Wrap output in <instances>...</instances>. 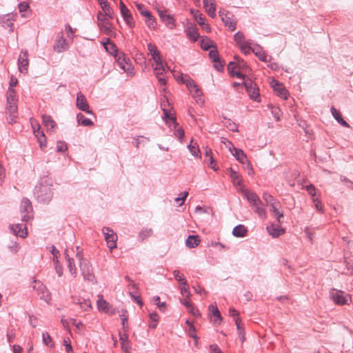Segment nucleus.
<instances>
[{
	"label": "nucleus",
	"mask_w": 353,
	"mask_h": 353,
	"mask_svg": "<svg viewBox=\"0 0 353 353\" xmlns=\"http://www.w3.org/2000/svg\"><path fill=\"white\" fill-rule=\"evenodd\" d=\"M10 229L16 236H19L21 238H26L27 236V228L21 224L10 225Z\"/></svg>",
	"instance_id": "obj_22"
},
{
	"label": "nucleus",
	"mask_w": 353,
	"mask_h": 353,
	"mask_svg": "<svg viewBox=\"0 0 353 353\" xmlns=\"http://www.w3.org/2000/svg\"><path fill=\"white\" fill-rule=\"evenodd\" d=\"M54 49L57 52H61L67 49L66 41L63 37L59 38L54 46Z\"/></svg>",
	"instance_id": "obj_33"
},
{
	"label": "nucleus",
	"mask_w": 353,
	"mask_h": 353,
	"mask_svg": "<svg viewBox=\"0 0 353 353\" xmlns=\"http://www.w3.org/2000/svg\"><path fill=\"white\" fill-rule=\"evenodd\" d=\"M56 148L58 152H63L68 150V145L65 142L59 141L57 143Z\"/></svg>",
	"instance_id": "obj_58"
},
{
	"label": "nucleus",
	"mask_w": 353,
	"mask_h": 353,
	"mask_svg": "<svg viewBox=\"0 0 353 353\" xmlns=\"http://www.w3.org/2000/svg\"><path fill=\"white\" fill-rule=\"evenodd\" d=\"M54 265H55V270L59 276H61L63 275V268L62 266L60 265V263L57 259H53Z\"/></svg>",
	"instance_id": "obj_64"
},
{
	"label": "nucleus",
	"mask_w": 353,
	"mask_h": 353,
	"mask_svg": "<svg viewBox=\"0 0 353 353\" xmlns=\"http://www.w3.org/2000/svg\"><path fill=\"white\" fill-rule=\"evenodd\" d=\"M200 241L201 240L198 235H190L185 241V245L188 248H194L199 244Z\"/></svg>",
	"instance_id": "obj_32"
},
{
	"label": "nucleus",
	"mask_w": 353,
	"mask_h": 353,
	"mask_svg": "<svg viewBox=\"0 0 353 353\" xmlns=\"http://www.w3.org/2000/svg\"><path fill=\"white\" fill-rule=\"evenodd\" d=\"M103 45L105 50L114 57H115L116 54H119L120 52L118 51L117 46L112 42L109 38H106L103 41Z\"/></svg>",
	"instance_id": "obj_24"
},
{
	"label": "nucleus",
	"mask_w": 353,
	"mask_h": 353,
	"mask_svg": "<svg viewBox=\"0 0 353 353\" xmlns=\"http://www.w3.org/2000/svg\"><path fill=\"white\" fill-rule=\"evenodd\" d=\"M108 247L110 250L117 248V235L110 228H103L102 230Z\"/></svg>",
	"instance_id": "obj_9"
},
{
	"label": "nucleus",
	"mask_w": 353,
	"mask_h": 353,
	"mask_svg": "<svg viewBox=\"0 0 353 353\" xmlns=\"http://www.w3.org/2000/svg\"><path fill=\"white\" fill-rule=\"evenodd\" d=\"M247 232V228L241 224L235 226L232 230V234L236 237H244Z\"/></svg>",
	"instance_id": "obj_31"
},
{
	"label": "nucleus",
	"mask_w": 353,
	"mask_h": 353,
	"mask_svg": "<svg viewBox=\"0 0 353 353\" xmlns=\"http://www.w3.org/2000/svg\"><path fill=\"white\" fill-rule=\"evenodd\" d=\"M187 35L190 39H191L193 42H195L199 37V34L198 32L197 29L194 27H190L186 31Z\"/></svg>",
	"instance_id": "obj_43"
},
{
	"label": "nucleus",
	"mask_w": 353,
	"mask_h": 353,
	"mask_svg": "<svg viewBox=\"0 0 353 353\" xmlns=\"http://www.w3.org/2000/svg\"><path fill=\"white\" fill-rule=\"evenodd\" d=\"M6 109L10 114L9 123H12L17 117V98L16 91L14 88H8L6 94Z\"/></svg>",
	"instance_id": "obj_2"
},
{
	"label": "nucleus",
	"mask_w": 353,
	"mask_h": 353,
	"mask_svg": "<svg viewBox=\"0 0 353 353\" xmlns=\"http://www.w3.org/2000/svg\"><path fill=\"white\" fill-rule=\"evenodd\" d=\"M76 106L78 109L89 114H94L92 110L90 109V105L85 99V97L81 92L77 94Z\"/></svg>",
	"instance_id": "obj_10"
},
{
	"label": "nucleus",
	"mask_w": 353,
	"mask_h": 353,
	"mask_svg": "<svg viewBox=\"0 0 353 353\" xmlns=\"http://www.w3.org/2000/svg\"><path fill=\"white\" fill-rule=\"evenodd\" d=\"M42 339L43 343L50 347H52L54 346V343L52 342V339L50 334L48 332H43L42 334Z\"/></svg>",
	"instance_id": "obj_50"
},
{
	"label": "nucleus",
	"mask_w": 353,
	"mask_h": 353,
	"mask_svg": "<svg viewBox=\"0 0 353 353\" xmlns=\"http://www.w3.org/2000/svg\"><path fill=\"white\" fill-rule=\"evenodd\" d=\"M234 321H235V324L236 325V328L239 331V334L241 336V341H243L244 339V331L242 329V327H241V321L239 317H236Z\"/></svg>",
	"instance_id": "obj_57"
},
{
	"label": "nucleus",
	"mask_w": 353,
	"mask_h": 353,
	"mask_svg": "<svg viewBox=\"0 0 353 353\" xmlns=\"http://www.w3.org/2000/svg\"><path fill=\"white\" fill-rule=\"evenodd\" d=\"M159 16L162 21L165 23V25L170 29L173 30L176 27V24L174 22V19L173 17L169 14H167L165 10H161L159 9L157 10Z\"/></svg>",
	"instance_id": "obj_15"
},
{
	"label": "nucleus",
	"mask_w": 353,
	"mask_h": 353,
	"mask_svg": "<svg viewBox=\"0 0 353 353\" xmlns=\"http://www.w3.org/2000/svg\"><path fill=\"white\" fill-rule=\"evenodd\" d=\"M190 12L193 15L195 21L197 22V23L199 26L205 25V18L203 16V14L198 10L192 9Z\"/></svg>",
	"instance_id": "obj_41"
},
{
	"label": "nucleus",
	"mask_w": 353,
	"mask_h": 353,
	"mask_svg": "<svg viewBox=\"0 0 353 353\" xmlns=\"http://www.w3.org/2000/svg\"><path fill=\"white\" fill-rule=\"evenodd\" d=\"M20 213L21 215V220L23 221H28L33 217V208L31 201L27 199L23 198L21 200L20 205Z\"/></svg>",
	"instance_id": "obj_5"
},
{
	"label": "nucleus",
	"mask_w": 353,
	"mask_h": 353,
	"mask_svg": "<svg viewBox=\"0 0 353 353\" xmlns=\"http://www.w3.org/2000/svg\"><path fill=\"white\" fill-rule=\"evenodd\" d=\"M163 119H164L165 123H168V119H170L172 121L174 127L176 128L179 125V124L176 122V117L174 116H173V114L171 112H170L165 108H163Z\"/></svg>",
	"instance_id": "obj_38"
},
{
	"label": "nucleus",
	"mask_w": 353,
	"mask_h": 353,
	"mask_svg": "<svg viewBox=\"0 0 353 353\" xmlns=\"http://www.w3.org/2000/svg\"><path fill=\"white\" fill-rule=\"evenodd\" d=\"M188 149L193 156L201 158L199 148L196 143H193V140L191 141L188 145Z\"/></svg>",
	"instance_id": "obj_45"
},
{
	"label": "nucleus",
	"mask_w": 353,
	"mask_h": 353,
	"mask_svg": "<svg viewBox=\"0 0 353 353\" xmlns=\"http://www.w3.org/2000/svg\"><path fill=\"white\" fill-rule=\"evenodd\" d=\"M79 266L84 280L94 283L96 278L92 266L87 262H80Z\"/></svg>",
	"instance_id": "obj_8"
},
{
	"label": "nucleus",
	"mask_w": 353,
	"mask_h": 353,
	"mask_svg": "<svg viewBox=\"0 0 353 353\" xmlns=\"http://www.w3.org/2000/svg\"><path fill=\"white\" fill-rule=\"evenodd\" d=\"M243 85L250 97L256 100L259 97V89L256 88V83L251 80H245Z\"/></svg>",
	"instance_id": "obj_17"
},
{
	"label": "nucleus",
	"mask_w": 353,
	"mask_h": 353,
	"mask_svg": "<svg viewBox=\"0 0 353 353\" xmlns=\"http://www.w3.org/2000/svg\"><path fill=\"white\" fill-rule=\"evenodd\" d=\"M97 19L99 21V27L104 32L105 34L110 35L111 30V24L108 18L104 16L101 12H99L97 14Z\"/></svg>",
	"instance_id": "obj_13"
},
{
	"label": "nucleus",
	"mask_w": 353,
	"mask_h": 353,
	"mask_svg": "<svg viewBox=\"0 0 353 353\" xmlns=\"http://www.w3.org/2000/svg\"><path fill=\"white\" fill-rule=\"evenodd\" d=\"M32 288L35 290L41 300L47 303L51 301V294L47 288L40 281L34 279L32 282Z\"/></svg>",
	"instance_id": "obj_4"
},
{
	"label": "nucleus",
	"mask_w": 353,
	"mask_h": 353,
	"mask_svg": "<svg viewBox=\"0 0 353 353\" xmlns=\"http://www.w3.org/2000/svg\"><path fill=\"white\" fill-rule=\"evenodd\" d=\"M331 112L334 118L340 123L342 126L349 128L350 125L346 122L342 117L341 112L337 110L334 106L331 108Z\"/></svg>",
	"instance_id": "obj_28"
},
{
	"label": "nucleus",
	"mask_w": 353,
	"mask_h": 353,
	"mask_svg": "<svg viewBox=\"0 0 353 353\" xmlns=\"http://www.w3.org/2000/svg\"><path fill=\"white\" fill-rule=\"evenodd\" d=\"M263 199L265 200L267 204H270V206H272V204H274V198L268 192H263Z\"/></svg>",
	"instance_id": "obj_56"
},
{
	"label": "nucleus",
	"mask_w": 353,
	"mask_h": 353,
	"mask_svg": "<svg viewBox=\"0 0 353 353\" xmlns=\"http://www.w3.org/2000/svg\"><path fill=\"white\" fill-rule=\"evenodd\" d=\"M145 17V23L150 29H155L157 26V21L155 18L152 15L151 12H150V17Z\"/></svg>",
	"instance_id": "obj_48"
},
{
	"label": "nucleus",
	"mask_w": 353,
	"mask_h": 353,
	"mask_svg": "<svg viewBox=\"0 0 353 353\" xmlns=\"http://www.w3.org/2000/svg\"><path fill=\"white\" fill-rule=\"evenodd\" d=\"M98 298L97 305L100 312L109 314L115 313V310L113 308L112 305L104 300L102 295H98Z\"/></svg>",
	"instance_id": "obj_12"
},
{
	"label": "nucleus",
	"mask_w": 353,
	"mask_h": 353,
	"mask_svg": "<svg viewBox=\"0 0 353 353\" xmlns=\"http://www.w3.org/2000/svg\"><path fill=\"white\" fill-rule=\"evenodd\" d=\"M136 7L140 14L143 17H150V11L147 10L143 4L136 3Z\"/></svg>",
	"instance_id": "obj_53"
},
{
	"label": "nucleus",
	"mask_w": 353,
	"mask_h": 353,
	"mask_svg": "<svg viewBox=\"0 0 353 353\" xmlns=\"http://www.w3.org/2000/svg\"><path fill=\"white\" fill-rule=\"evenodd\" d=\"M209 311L212 314V315L214 317H216V319H214V323H218L219 324H220L222 318L218 307L216 305H210L209 306Z\"/></svg>",
	"instance_id": "obj_42"
},
{
	"label": "nucleus",
	"mask_w": 353,
	"mask_h": 353,
	"mask_svg": "<svg viewBox=\"0 0 353 353\" xmlns=\"http://www.w3.org/2000/svg\"><path fill=\"white\" fill-rule=\"evenodd\" d=\"M77 120L79 125H83V126H92L94 125V123L90 119L81 114L79 113L77 115Z\"/></svg>",
	"instance_id": "obj_35"
},
{
	"label": "nucleus",
	"mask_w": 353,
	"mask_h": 353,
	"mask_svg": "<svg viewBox=\"0 0 353 353\" xmlns=\"http://www.w3.org/2000/svg\"><path fill=\"white\" fill-rule=\"evenodd\" d=\"M42 121L43 125L48 129V130L52 131L57 126L56 122L52 119V118L50 115H47L45 114H43Z\"/></svg>",
	"instance_id": "obj_27"
},
{
	"label": "nucleus",
	"mask_w": 353,
	"mask_h": 353,
	"mask_svg": "<svg viewBox=\"0 0 353 353\" xmlns=\"http://www.w3.org/2000/svg\"><path fill=\"white\" fill-rule=\"evenodd\" d=\"M272 86L273 88L274 91L276 92L279 97L285 100L288 99L289 92L282 83L277 81H274Z\"/></svg>",
	"instance_id": "obj_20"
},
{
	"label": "nucleus",
	"mask_w": 353,
	"mask_h": 353,
	"mask_svg": "<svg viewBox=\"0 0 353 353\" xmlns=\"http://www.w3.org/2000/svg\"><path fill=\"white\" fill-rule=\"evenodd\" d=\"M123 19L129 27L132 28L135 26V22L131 13L125 17H123Z\"/></svg>",
	"instance_id": "obj_59"
},
{
	"label": "nucleus",
	"mask_w": 353,
	"mask_h": 353,
	"mask_svg": "<svg viewBox=\"0 0 353 353\" xmlns=\"http://www.w3.org/2000/svg\"><path fill=\"white\" fill-rule=\"evenodd\" d=\"M115 60L118 65L123 69L125 72L130 75L134 74L133 68L131 64L129 63L130 59L126 57L123 52H120L119 54H115Z\"/></svg>",
	"instance_id": "obj_7"
},
{
	"label": "nucleus",
	"mask_w": 353,
	"mask_h": 353,
	"mask_svg": "<svg viewBox=\"0 0 353 353\" xmlns=\"http://www.w3.org/2000/svg\"><path fill=\"white\" fill-rule=\"evenodd\" d=\"M75 303L79 305L81 308L84 311H88L92 308L91 301L89 299H83L81 297L77 298Z\"/></svg>",
	"instance_id": "obj_30"
},
{
	"label": "nucleus",
	"mask_w": 353,
	"mask_h": 353,
	"mask_svg": "<svg viewBox=\"0 0 353 353\" xmlns=\"http://www.w3.org/2000/svg\"><path fill=\"white\" fill-rule=\"evenodd\" d=\"M254 208V212L256 213L259 217L265 218L266 216L265 210L263 208V202L260 200L259 203H256L254 205H252Z\"/></svg>",
	"instance_id": "obj_40"
},
{
	"label": "nucleus",
	"mask_w": 353,
	"mask_h": 353,
	"mask_svg": "<svg viewBox=\"0 0 353 353\" xmlns=\"http://www.w3.org/2000/svg\"><path fill=\"white\" fill-rule=\"evenodd\" d=\"M239 47L240 50H241V52L245 54H250V52L252 51V50H253L251 48V46L249 45V43L247 42H244V43L239 45Z\"/></svg>",
	"instance_id": "obj_54"
},
{
	"label": "nucleus",
	"mask_w": 353,
	"mask_h": 353,
	"mask_svg": "<svg viewBox=\"0 0 353 353\" xmlns=\"http://www.w3.org/2000/svg\"><path fill=\"white\" fill-rule=\"evenodd\" d=\"M165 72V68L161 63H155L154 66V72L161 85H165L167 83V80L164 77Z\"/></svg>",
	"instance_id": "obj_18"
},
{
	"label": "nucleus",
	"mask_w": 353,
	"mask_h": 353,
	"mask_svg": "<svg viewBox=\"0 0 353 353\" xmlns=\"http://www.w3.org/2000/svg\"><path fill=\"white\" fill-rule=\"evenodd\" d=\"M239 191L247 199L251 205H254L256 203H258V204L259 203L261 199L256 193L243 188H241Z\"/></svg>",
	"instance_id": "obj_19"
},
{
	"label": "nucleus",
	"mask_w": 353,
	"mask_h": 353,
	"mask_svg": "<svg viewBox=\"0 0 353 353\" xmlns=\"http://www.w3.org/2000/svg\"><path fill=\"white\" fill-rule=\"evenodd\" d=\"M330 297L337 305H349L352 301L350 294L343 291L332 288L330 291Z\"/></svg>",
	"instance_id": "obj_3"
},
{
	"label": "nucleus",
	"mask_w": 353,
	"mask_h": 353,
	"mask_svg": "<svg viewBox=\"0 0 353 353\" xmlns=\"http://www.w3.org/2000/svg\"><path fill=\"white\" fill-rule=\"evenodd\" d=\"M269 234L273 237H278L285 232V230L280 227L275 228L274 225L267 227Z\"/></svg>",
	"instance_id": "obj_39"
},
{
	"label": "nucleus",
	"mask_w": 353,
	"mask_h": 353,
	"mask_svg": "<svg viewBox=\"0 0 353 353\" xmlns=\"http://www.w3.org/2000/svg\"><path fill=\"white\" fill-rule=\"evenodd\" d=\"M52 181L48 177L43 179V182L34 188V195L39 203H48L52 198Z\"/></svg>",
	"instance_id": "obj_1"
},
{
	"label": "nucleus",
	"mask_w": 353,
	"mask_h": 353,
	"mask_svg": "<svg viewBox=\"0 0 353 353\" xmlns=\"http://www.w3.org/2000/svg\"><path fill=\"white\" fill-rule=\"evenodd\" d=\"M233 150L230 148V150L232 154V155L236 158L237 161H239L243 165H246V168L249 170L248 174H252L254 171L248 159L247 156L244 153V152L239 148H236L234 147L232 148Z\"/></svg>",
	"instance_id": "obj_6"
},
{
	"label": "nucleus",
	"mask_w": 353,
	"mask_h": 353,
	"mask_svg": "<svg viewBox=\"0 0 353 353\" xmlns=\"http://www.w3.org/2000/svg\"><path fill=\"white\" fill-rule=\"evenodd\" d=\"M127 332H128V330H123V332H120L119 334V341H120L121 345V349L125 352H128L131 349L130 341L128 340V336L127 334Z\"/></svg>",
	"instance_id": "obj_23"
},
{
	"label": "nucleus",
	"mask_w": 353,
	"mask_h": 353,
	"mask_svg": "<svg viewBox=\"0 0 353 353\" xmlns=\"http://www.w3.org/2000/svg\"><path fill=\"white\" fill-rule=\"evenodd\" d=\"M32 128L33 129L34 134L37 138L41 148H45L47 145L46 136L44 132L41 130V126L39 123L35 121H31Z\"/></svg>",
	"instance_id": "obj_11"
},
{
	"label": "nucleus",
	"mask_w": 353,
	"mask_h": 353,
	"mask_svg": "<svg viewBox=\"0 0 353 353\" xmlns=\"http://www.w3.org/2000/svg\"><path fill=\"white\" fill-rule=\"evenodd\" d=\"M103 10L105 12V14H103L104 16L108 17L110 19L114 17V11L110 5L105 6V8H103Z\"/></svg>",
	"instance_id": "obj_63"
},
{
	"label": "nucleus",
	"mask_w": 353,
	"mask_h": 353,
	"mask_svg": "<svg viewBox=\"0 0 353 353\" xmlns=\"http://www.w3.org/2000/svg\"><path fill=\"white\" fill-rule=\"evenodd\" d=\"M152 234L151 228H143L139 233V238L141 241H144L146 238L150 236Z\"/></svg>",
	"instance_id": "obj_47"
},
{
	"label": "nucleus",
	"mask_w": 353,
	"mask_h": 353,
	"mask_svg": "<svg viewBox=\"0 0 353 353\" xmlns=\"http://www.w3.org/2000/svg\"><path fill=\"white\" fill-rule=\"evenodd\" d=\"M1 23L5 28H10L12 31L13 23L10 14H6L1 18Z\"/></svg>",
	"instance_id": "obj_36"
},
{
	"label": "nucleus",
	"mask_w": 353,
	"mask_h": 353,
	"mask_svg": "<svg viewBox=\"0 0 353 353\" xmlns=\"http://www.w3.org/2000/svg\"><path fill=\"white\" fill-rule=\"evenodd\" d=\"M65 258L67 260L68 262V268L71 273L74 276V277H76L77 276V268L74 264V259L72 258H70L68 254V249H66L64 252Z\"/></svg>",
	"instance_id": "obj_29"
},
{
	"label": "nucleus",
	"mask_w": 353,
	"mask_h": 353,
	"mask_svg": "<svg viewBox=\"0 0 353 353\" xmlns=\"http://www.w3.org/2000/svg\"><path fill=\"white\" fill-rule=\"evenodd\" d=\"M305 188L308 192V194L310 195L312 200H313L314 198L319 196V195L316 194V189L314 185L310 184L308 185H306Z\"/></svg>",
	"instance_id": "obj_49"
},
{
	"label": "nucleus",
	"mask_w": 353,
	"mask_h": 353,
	"mask_svg": "<svg viewBox=\"0 0 353 353\" xmlns=\"http://www.w3.org/2000/svg\"><path fill=\"white\" fill-rule=\"evenodd\" d=\"M148 49L150 52L155 63H161L160 52L157 50L155 45L150 43L148 44Z\"/></svg>",
	"instance_id": "obj_25"
},
{
	"label": "nucleus",
	"mask_w": 353,
	"mask_h": 353,
	"mask_svg": "<svg viewBox=\"0 0 353 353\" xmlns=\"http://www.w3.org/2000/svg\"><path fill=\"white\" fill-rule=\"evenodd\" d=\"M244 37H244L243 33L240 32V31L237 32L234 35V39L236 42L238 46L241 44V43H244V42H245V40H244Z\"/></svg>",
	"instance_id": "obj_55"
},
{
	"label": "nucleus",
	"mask_w": 353,
	"mask_h": 353,
	"mask_svg": "<svg viewBox=\"0 0 353 353\" xmlns=\"http://www.w3.org/2000/svg\"><path fill=\"white\" fill-rule=\"evenodd\" d=\"M192 94V97L194 99H195L196 103L200 105H203L205 103V101L203 98V96H202V92L201 91L199 90V88H196V90H194L193 91V92H191Z\"/></svg>",
	"instance_id": "obj_44"
},
{
	"label": "nucleus",
	"mask_w": 353,
	"mask_h": 353,
	"mask_svg": "<svg viewBox=\"0 0 353 353\" xmlns=\"http://www.w3.org/2000/svg\"><path fill=\"white\" fill-rule=\"evenodd\" d=\"M223 125L230 131L232 132H237L238 131V127L237 125L232 121L229 119L224 118L223 121Z\"/></svg>",
	"instance_id": "obj_46"
},
{
	"label": "nucleus",
	"mask_w": 353,
	"mask_h": 353,
	"mask_svg": "<svg viewBox=\"0 0 353 353\" xmlns=\"http://www.w3.org/2000/svg\"><path fill=\"white\" fill-rule=\"evenodd\" d=\"M203 6L205 9V11L210 17L214 18L216 17V7L214 0H208V2H203Z\"/></svg>",
	"instance_id": "obj_26"
},
{
	"label": "nucleus",
	"mask_w": 353,
	"mask_h": 353,
	"mask_svg": "<svg viewBox=\"0 0 353 353\" xmlns=\"http://www.w3.org/2000/svg\"><path fill=\"white\" fill-rule=\"evenodd\" d=\"M230 176L232 180V182L234 185L241 187L243 184V181L240 179L239 174L232 168H230Z\"/></svg>",
	"instance_id": "obj_37"
},
{
	"label": "nucleus",
	"mask_w": 353,
	"mask_h": 353,
	"mask_svg": "<svg viewBox=\"0 0 353 353\" xmlns=\"http://www.w3.org/2000/svg\"><path fill=\"white\" fill-rule=\"evenodd\" d=\"M219 15L225 26H228L231 31L236 29V22L232 19V14L225 10H220Z\"/></svg>",
	"instance_id": "obj_16"
},
{
	"label": "nucleus",
	"mask_w": 353,
	"mask_h": 353,
	"mask_svg": "<svg viewBox=\"0 0 353 353\" xmlns=\"http://www.w3.org/2000/svg\"><path fill=\"white\" fill-rule=\"evenodd\" d=\"M29 60L27 50H22L18 59L19 70L21 72H27L28 68Z\"/></svg>",
	"instance_id": "obj_14"
},
{
	"label": "nucleus",
	"mask_w": 353,
	"mask_h": 353,
	"mask_svg": "<svg viewBox=\"0 0 353 353\" xmlns=\"http://www.w3.org/2000/svg\"><path fill=\"white\" fill-rule=\"evenodd\" d=\"M270 208V210L273 212L274 216L276 218L278 222L281 223V218L283 217V213L279 210L275 204H272Z\"/></svg>",
	"instance_id": "obj_52"
},
{
	"label": "nucleus",
	"mask_w": 353,
	"mask_h": 353,
	"mask_svg": "<svg viewBox=\"0 0 353 353\" xmlns=\"http://www.w3.org/2000/svg\"><path fill=\"white\" fill-rule=\"evenodd\" d=\"M173 275L174 279L181 283V285H187V281L183 277L179 270H174Z\"/></svg>",
	"instance_id": "obj_51"
},
{
	"label": "nucleus",
	"mask_w": 353,
	"mask_h": 353,
	"mask_svg": "<svg viewBox=\"0 0 353 353\" xmlns=\"http://www.w3.org/2000/svg\"><path fill=\"white\" fill-rule=\"evenodd\" d=\"M312 201L314 203L316 210L323 213V206L322 205L321 201L319 199V196L316 197V198H314Z\"/></svg>",
	"instance_id": "obj_60"
},
{
	"label": "nucleus",
	"mask_w": 353,
	"mask_h": 353,
	"mask_svg": "<svg viewBox=\"0 0 353 353\" xmlns=\"http://www.w3.org/2000/svg\"><path fill=\"white\" fill-rule=\"evenodd\" d=\"M201 48L204 50H208L210 48L216 47L215 43L207 37H202L200 41Z\"/></svg>",
	"instance_id": "obj_34"
},
{
	"label": "nucleus",
	"mask_w": 353,
	"mask_h": 353,
	"mask_svg": "<svg viewBox=\"0 0 353 353\" xmlns=\"http://www.w3.org/2000/svg\"><path fill=\"white\" fill-rule=\"evenodd\" d=\"M176 79L177 81H180L185 83L190 92H193L194 90L198 88V85H196V82L187 75L183 77V74H181L180 76L176 77Z\"/></svg>",
	"instance_id": "obj_21"
},
{
	"label": "nucleus",
	"mask_w": 353,
	"mask_h": 353,
	"mask_svg": "<svg viewBox=\"0 0 353 353\" xmlns=\"http://www.w3.org/2000/svg\"><path fill=\"white\" fill-rule=\"evenodd\" d=\"M252 52L259 58V60H261L262 61H267V60H266L267 55L265 53V52H263L262 50H256L255 49H253Z\"/></svg>",
	"instance_id": "obj_61"
},
{
	"label": "nucleus",
	"mask_w": 353,
	"mask_h": 353,
	"mask_svg": "<svg viewBox=\"0 0 353 353\" xmlns=\"http://www.w3.org/2000/svg\"><path fill=\"white\" fill-rule=\"evenodd\" d=\"M119 7L122 17L130 14V10L121 0L119 2Z\"/></svg>",
	"instance_id": "obj_62"
}]
</instances>
